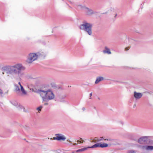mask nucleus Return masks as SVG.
<instances>
[{
  "label": "nucleus",
  "instance_id": "obj_33",
  "mask_svg": "<svg viewBox=\"0 0 153 153\" xmlns=\"http://www.w3.org/2000/svg\"><path fill=\"white\" fill-rule=\"evenodd\" d=\"M48 103H45L44 104V105H48Z\"/></svg>",
  "mask_w": 153,
  "mask_h": 153
},
{
  "label": "nucleus",
  "instance_id": "obj_5",
  "mask_svg": "<svg viewBox=\"0 0 153 153\" xmlns=\"http://www.w3.org/2000/svg\"><path fill=\"white\" fill-rule=\"evenodd\" d=\"M149 137L148 136L142 137L138 139V142L141 144H148L150 143Z\"/></svg>",
  "mask_w": 153,
  "mask_h": 153
},
{
  "label": "nucleus",
  "instance_id": "obj_13",
  "mask_svg": "<svg viewBox=\"0 0 153 153\" xmlns=\"http://www.w3.org/2000/svg\"><path fill=\"white\" fill-rule=\"evenodd\" d=\"M88 148V147H85L81 149H80L77 150L76 152H81L82 151H84L87 149Z\"/></svg>",
  "mask_w": 153,
  "mask_h": 153
},
{
  "label": "nucleus",
  "instance_id": "obj_19",
  "mask_svg": "<svg viewBox=\"0 0 153 153\" xmlns=\"http://www.w3.org/2000/svg\"><path fill=\"white\" fill-rule=\"evenodd\" d=\"M127 153H136V151L133 150H129L127 151Z\"/></svg>",
  "mask_w": 153,
  "mask_h": 153
},
{
  "label": "nucleus",
  "instance_id": "obj_22",
  "mask_svg": "<svg viewBox=\"0 0 153 153\" xmlns=\"http://www.w3.org/2000/svg\"><path fill=\"white\" fill-rule=\"evenodd\" d=\"M51 87L53 88H55L56 87V85L55 84L53 83H51Z\"/></svg>",
  "mask_w": 153,
  "mask_h": 153
},
{
  "label": "nucleus",
  "instance_id": "obj_29",
  "mask_svg": "<svg viewBox=\"0 0 153 153\" xmlns=\"http://www.w3.org/2000/svg\"><path fill=\"white\" fill-rule=\"evenodd\" d=\"M67 141L69 142L71 144L72 143V142L71 141H70L69 140H67Z\"/></svg>",
  "mask_w": 153,
  "mask_h": 153
},
{
  "label": "nucleus",
  "instance_id": "obj_16",
  "mask_svg": "<svg viewBox=\"0 0 153 153\" xmlns=\"http://www.w3.org/2000/svg\"><path fill=\"white\" fill-rule=\"evenodd\" d=\"M11 104L15 106H17L18 105V103L16 101L13 100L10 102Z\"/></svg>",
  "mask_w": 153,
  "mask_h": 153
},
{
  "label": "nucleus",
  "instance_id": "obj_39",
  "mask_svg": "<svg viewBox=\"0 0 153 153\" xmlns=\"http://www.w3.org/2000/svg\"><path fill=\"white\" fill-rule=\"evenodd\" d=\"M72 153H75L74 152H72Z\"/></svg>",
  "mask_w": 153,
  "mask_h": 153
},
{
  "label": "nucleus",
  "instance_id": "obj_1",
  "mask_svg": "<svg viewBox=\"0 0 153 153\" xmlns=\"http://www.w3.org/2000/svg\"><path fill=\"white\" fill-rule=\"evenodd\" d=\"M2 69L7 74H14L22 76L23 74L22 71L25 70V68L22 64L17 63L13 65L4 66Z\"/></svg>",
  "mask_w": 153,
  "mask_h": 153
},
{
  "label": "nucleus",
  "instance_id": "obj_20",
  "mask_svg": "<svg viewBox=\"0 0 153 153\" xmlns=\"http://www.w3.org/2000/svg\"><path fill=\"white\" fill-rule=\"evenodd\" d=\"M104 140H107L108 141H110L111 142V145H112V144H114L113 143V142L114 141V140H112L111 139H104Z\"/></svg>",
  "mask_w": 153,
  "mask_h": 153
},
{
  "label": "nucleus",
  "instance_id": "obj_27",
  "mask_svg": "<svg viewBox=\"0 0 153 153\" xmlns=\"http://www.w3.org/2000/svg\"><path fill=\"white\" fill-rule=\"evenodd\" d=\"M92 92H91L90 94V99H91V97L92 96Z\"/></svg>",
  "mask_w": 153,
  "mask_h": 153
},
{
  "label": "nucleus",
  "instance_id": "obj_23",
  "mask_svg": "<svg viewBox=\"0 0 153 153\" xmlns=\"http://www.w3.org/2000/svg\"><path fill=\"white\" fill-rule=\"evenodd\" d=\"M42 106H40L39 107H38L37 108V110H38L39 111H41V109L42 108Z\"/></svg>",
  "mask_w": 153,
  "mask_h": 153
},
{
  "label": "nucleus",
  "instance_id": "obj_38",
  "mask_svg": "<svg viewBox=\"0 0 153 153\" xmlns=\"http://www.w3.org/2000/svg\"><path fill=\"white\" fill-rule=\"evenodd\" d=\"M24 111H25V109H24Z\"/></svg>",
  "mask_w": 153,
  "mask_h": 153
},
{
  "label": "nucleus",
  "instance_id": "obj_36",
  "mask_svg": "<svg viewBox=\"0 0 153 153\" xmlns=\"http://www.w3.org/2000/svg\"><path fill=\"white\" fill-rule=\"evenodd\" d=\"M2 74H4V72H3V73H2Z\"/></svg>",
  "mask_w": 153,
  "mask_h": 153
},
{
  "label": "nucleus",
  "instance_id": "obj_24",
  "mask_svg": "<svg viewBox=\"0 0 153 153\" xmlns=\"http://www.w3.org/2000/svg\"><path fill=\"white\" fill-rule=\"evenodd\" d=\"M132 139L133 140H134V141H137L138 142V140L136 138H134V137H132Z\"/></svg>",
  "mask_w": 153,
  "mask_h": 153
},
{
  "label": "nucleus",
  "instance_id": "obj_10",
  "mask_svg": "<svg viewBox=\"0 0 153 153\" xmlns=\"http://www.w3.org/2000/svg\"><path fill=\"white\" fill-rule=\"evenodd\" d=\"M104 79V78L102 76L98 77L97 78V79L95 81V84H98L101 81L103 80Z\"/></svg>",
  "mask_w": 153,
  "mask_h": 153
},
{
  "label": "nucleus",
  "instance_id": "obj_18",
  "mask_svg": "<svg viewBox=\"0 0 153 153\" xmlns=\"http://www.w3.org/2000/svg\"><path fill=\"white\" fill-rule=\"evenodd\" d=\"M15 90L16 91H20V88L19 86L16 85H15Z\"/></svg>",
  "mask_w": 153,
  "mask_h": 153
},
{
  "label": "nucleus",
  "instance_id": "obj_15",
  "mask_svg": "<svg viewBox=\"0 0 153 153\" xmlns=\"http://www.w3.org/2000/svg\"><path fill=\"white\" fill-rule=\"evenodd\" d=\"M21 90L22 92V94H23L26 95L27 94V92L25 90L23 87L22 85H21Z\"/></svg>",
  "mask_w": 153,
  "mask_h": 153
},
{
  "label": "nucleus",
  "instance_id": "obj_35",
  "mask_svg": "<svg viewBox=\"0 0 153 153\" xmlns=\"http://www.w3.org/2000/svg\"><path fill=\"white\" fill-rule=\"evenodd\" d=\"M95 140H97V137H95Z\"/></svg>",
  "mask_w": 153,
  "mask_h": 153
},
{
  "label": "nucleus",
  "instance_id": "obj_28",
  "mask_svg": "<svg viewBox=\"0 0 153 153\" xmlns=\"http://www.w3.org/2000/svg\"><path fill=\"white\" fill-rule=\"evenodd\" d=\"M129 48L126 47L125 48V51H128L129 50Z\"/></svg>",
  "mask_w": 153,
  "mask_h": 153
},
{
  "label": "nucleus",
  "instance_id": "obj_25",
  "mask_svg": "<svg viewBox=\"0 0 153 153\" xmlns=\"http://www.w3.org/2000/svg\"><path fill=\"white\" fill-rule=\"evenodd\" d=\"M103 139V137H101L100 139L97 140V141L99 142L101 140H102Z\"/></svg>",
  "mask_w": 153,
  "mask_h": 153
},
{
  "label": "nucleus",
  "instance_id": "obj_17",
  "mask_svg": "<svg viewBox=\"0 0 153 153\" xmlns=\"http://www.w3.org/2000/svg\"><path fill=\"white\" fill-rule=\"evenodd\" d=\"M77 6L79 7L81 9H85L86 7L85 5H82L81 4H79L77 5Z\"/></svg>",
  "mask_w": 153,
  "mask_h": 153
},
{
  "label": "nucleus",
  "instance_id": "obj_32",
  "mask_svg": "<svg viewBox=\"0 0 153 153\" xmlns=\"http://www.w3.org/2000/svg\"><path fill=\"white\" fill-rule=\"evenodd\" d=\"M18 84L20 85V86L21 87V85H22L21 84L20 82H19Z\"/></svg>",
  "mask_w": 153,
  "mask_h": 153
},
{
  "label": "nucleus",
  "instance_id": "obj_40",
  "mask_svg": "<svg viewBox=\"0 0 153 153\" xmlns=\"http://www.w3.org/2000/svg\"><path fill=\"white\" fill-rule=\"evenodd\" d=\"M25 109V108H24V110Z\"/></svg>",
  "mask_w": 153,
  "mask_h": 153
},
{
  "label": "nucleus",
  "instance_id": "obj_34",
  "mask_svg": "<svg viewBox=\"0 0 153 153\" xmlns=\"http://www.w3.org/2000/svg\"><path fill=\"white\" fill-rule=\"evenodd\" d=\"M76 144H77V143H74V144H73V145H74V146H75V145H76Z\"/></svg>",
  "mask_w": 153,
  "mask_h": 153
},
{
  "label": "nucleus",
  "instance_id": "obj_26",
  "mask_svg": "<svg viewBox=\"0 0 153 153\" xmlns=\"http://www.w3.org/2000/svg\"><path fill=\"white\" fill-rule=\"evenodd\" d=\"M75 142H76L77 143H83L84 142V141L83 140H82V141H80L79 140H77V141H75Z\"/></svg>",
  "mask_w": 153,
  "mask_h": 153
},
{
  "label": "nucleus",
  "instance_id": "obj_14",
  "mask_svg": "<svg viewBox=\"0 0 153 153\" xmlns=\"http://www.w3.org/2000/svg\"><path fill=\"white\" fill-rule=\"evenodd\" d=\"M100 147L103 148L106 147L108 146V144L107 143H100Z\"/></svg>",
  "mask_w": 153,
  "mask_h": 153
},
{
  "label": "nucleus",
  "instance_id": "obj_7",
  "mask_svg": "<svg viewBox=\"0 0 153 153\" xmlns=\"http://www.w3.org/2000/svg\"><path fill=\"white\" fill-rule=\"evenodd\" d=\"M85 9L86 10L85 12L88 15L91 16L95 13V12L92 9L88 7H86Z\"/></svg>",
  "mask_w": 153,
  "mask_h": 153
},
{
  "label": "nucleus",
  "instance_id": "obj_12",
  "mask_svg": "<svg viewBox=\"0 0 153 153\" xmlns=\"http://www.w3.org/2000/svg\"><path fill=\"white\" fill-rule=\"evenodd\" d=\"M100 143H96L91 146H88V148H97L100 147Z\"/></svg>",
  "mask_w": 153,
  "mask_h": 153
},
{
  "label": "nucleus",
  "instance_id": "obj_9",
  "mask_svg": "<svg viewBox=\"0 0 153 153\" xmlns=\"http://www.w3.org/2000/svg\"><path fill=\"white\" fill-rule=\"evenodd\" d=\"M142 95L141 93H138L136 91H134V97L136 99L140 98L142 97Z\"/></svg>",
  "mask_w": 153,
  "mask_h": 153
},
{
  "label": "nucleus",
  "instance_id": "obj_30",
  "mask_svg": "<svg viewBox=\"0 0 153 153\" xmlns=\"http://www.w3.org/2000/svg\"><path fill=\"white\" fill-rule=\"evenodd\" d=\"M3 94V92L1 91V90L0 89V94Z\"/></svg>",
  "mask_w": 153,
  "mask_h": 153
},
{
  "label": "nucleus",
  "instance_id": "obj_4",
  "mask_svg": "<svg viewBox=\"0 0 153 153\" xmlns=\"http://www.w3.org/2000/svg\"><path fill=\"white\" fill-rule=\"evenodd\" d=\"M38 53H29L27 60V62L29 63H30L36 60L37 58Z\"/></svg>",
  "mask_w": 153,
  "mask_h": 153
},
{
  "label": "nucleus",
  "instance_id": "obj_6",
  "mask_svg": "<svg viewBox=\"0 0 153 153\" xmlns=\"http://www.w3.org/2000/svg\"><path fill=\"white\" fill-rule=\"evenodd\" d=\"M56 137L53 138V139L57 140L65 141L66 139V137L61 134H57L55 135Z\"/></svg>",
  "mask_w": 153,
  "mask_h": 153
},
{
  "label": "nucleus",
  "instance_id": "obj_21",
  "mask_svg": "<svg viewBox=\"0 0 153 153\" xmlns=\"http://www.w3.org/2000/svg\"><path fill=\"white\" fill-rule=\"evenodd\" d=\"M110 10L111 11H112L114 13V14H115V16H114V17L115 18L116 17V16H117V13L114 10V9L111 8Z\"/></svg>",
  "mask_w": 153,
  "mask_h": 153
},
{
  "label": "nucleus",
  "instance_id": "obj_11",
  "mask_svg": "<svg viewBox=\"0 0 153 153\" xmlns=\"http://www.w3.org/2000/svg\"><path fill=\"white\" fill-rule=\"evenodd\" d=\"M104 53H107L108 54H110L111 53V52L109 49L107 47H105V50H104L103 51Z\"/></svg>",
  "mask_w": 153,
  "mask_h": 153
},
{
  "label": "nucleus",
  "instance_id": "obj_3",
  "mask_svg": "<svg viewBox=\"0 0 153 153\" xmlns=\"http://www.w3.org/2000/svg\"><path fill=\"white\" fill-rule=\"evenodd\" d=\"M82 23L79 25V28L86 32L89 35H91L92 33V24L88 23L85 21H83Z\"/></svg>",
  "mask_w": 153,
  "mask_h": 153
},
{
  "label": "nucleus",
  "instance_id": "obj_31",
  "mask_svg": "<svg viewBox=\"0 0 153 153\" xmlns=\"http://www.w3.org/2000/svg\"><path fill=\"white\" fill-rule=\"evenodd\" d=\"M82 109L83 111H85V107H83Z\"/></svg>",
  "mask_w": 153,
  "mask_h": 153
},
{
  "label": "nucleus",
  "instance_id": "obj_8",
  "mask_svg": "<svg viewBox=\"0 0 153 153\" xmlns=\"http://www.w3.org/2000/svg\"><path fill=\"white\" fill-rule=\"evenodd\" d=\"M142 148L143 149H146L147 150H153V146L144 145L142 146Z\"/></svg>",
  "mask_w": 153,
  "mask_h": 153
},
{
  "label": "nucleus",
  "instance_id": "obj_2",
  "mask_svg": "<svg viewBox=\"0 0 153 153\" xmlns=\"http://www.w3.org/2000/svg\"><path fill=\"white\" fill-rule=\"evenodd\" d=\"M39 91L42 98L43 101L48 102L49 100L54 99L55 97L54 94L50 89L46 91L40 90H39Z\"/></svg>",
  "mask_w": 153,
  "mask_h": 153
},
{
  "label": "nucleus",
  "instance_id": "obj_37",
  "mask_svg": "<svg viewBox=\"0 0 153 153\" xmlns=\"http://www.w3.org/2000/svg\"><path fill=\"white\" fill-rule=\"evenodd\" d=\"M98 99H99V100H100V98H99H99H98Z\"/></svg>",
  "mask_w": 153,
  "mask_h": 153
}]
</instances>
